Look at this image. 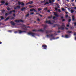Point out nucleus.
<instances>
[{"instance_id":"30","label":"nucleus","mask_w":76,"mask_h":76,"mask_svg":"<svg viewBox=\"0 0 76 76\" xmlns=\"http://www.w3.org/2000/svg\"><path fill=\"white\" fill-rule=\"evenodd\" d=\"M55 10H58L57 8H55Z\"/></svg>"},{"instance_id":"25","label":"nucleus","mask_w":76,"mask_h":76,"mask_svg":"<svg viewBox=\"0 0 76 76\" xmlns=\"http://www.w3.org/2000/svg\"><path fill=\"white\" fill-rule=\"evenodd\" d=\"M38 10L39 11H40L41 10V9H40V8H39L38 9Z\"/></svg>"},{"instance_id":"58","label":"nucleus","mask_w":76,"mask_h":76,"mask_svg":"<svg viewBox=\"0 0 76 76\" xmlns=\"http://www.w3.org/2000/svg\"><path fill=\"white\" fill-rule=\"evenodd\" d=\"M66 29H68V28H66Z\"/></svg>"},{"instance_id":"33","label":"nucleus","mask_w":76,"mask_h":76,"mask_svg":"<svg viewBox=\"0 0 76 76\" xmlns=\"http://www.w3.org/2000/svg\"><path fill=\"white\" fill-rule=\"evenodd\" d=\"M65 12L66 13V14H68V12Z\"/></svg>"},{"instance_id":"18","label":"nucleus","mask_w":76,"mask_h":76,"mask_svg":"<svg viewBox=\"0 0 76 76\" xmlns=\"http://www.w3.org/2000/svg\"><path fill=\"white\" fill-rule=\"evenodd\" d=\"M12 12H15V10H13L12 11H11L10 12V14L11 13H12Z\"/></svg>"},{"instance_id":"56","label":"nucleus","mask_w":76,"mask_h":76,"mask_svg":"<svg viewBox=\"0 0 76 76\" xmlns=\"http://www.w3.org/2000/svg\"><path fill=\"white\" fill-rule=\"evenodd\" d=\"M61 18L62 19L63 18V17H61Z\"/></svg>"},{"instance_id":"28","label":"nucleus","mask_w":76,"mask_h":76,"mask_svg":"<svg viewBox=\"0 0 76 76\" xmlns=\"http://www.w3.org/2000/svg\"><path fill=\"white\" fill-rule=\"evenodd\" d=\"M8 15V14L7 13H6L5 14V16H7V15Z\"/></svg>"},{"instance_id":"46","label":"nucleus","mask_w":76,"mask_h":76,"mask_svg":"<svg viewBox=\"0 0 76 76\" xmlns=\"http://www.w3.org/2000/svg\"><path fill=\"white\" fill-rule=\"evenodd\" d=\"M50 10H48V12H50Z\"/></svg>"},{"instance_id":"6","label":"nucleus","mask_w":76,"mask_h":76,"mask_svg":"<svg viewBox=\"0 0 76 76\" xmlns=\"http://www.w3.org/2000/svg\"><path fill=\"white\" fill-rule=\"evenodd\" d=\"M54 14L55 16H56L57 17H58V13H57V12H54Z\"/></svg>"},{"instance_id":"54","label":"nucleus","mask_w":76,"mask_h":76,"mask_svg":"<svg viewBox=\"0 0 76 76\" xmlns=\"http://www.w3.org/2000/svg\"><path fill=\"white\" fill-rule=\"evenodd\" d=\"M71 0L72 1H74V0Z\"/></svg>"},{"instance_id":"64","label":"nucleus","mask_w":76,"mask_h":76,"mask_svg":"<svg viewBox=\"0 0 76 76\" xmlns=\"http://www.w3.org/2000/svg\"><path fill=\"white\" fill-rule=\"evenodd\" d=\"M75 13H76V11H75Z\"/></svg>"},{"instance_id":"9","label":"nucleus","mask_w":76,"mask_h":76,"mask_svg":"<svg viewBox=\"0 0 76 76\" xmlns=\"http://www.w3.org/2000/svg\"><path fill=\"white\" fill-rule=\"evenodd\" d=\"M46 23H49V24H51V21H50V20L49 21H46Z\"/></svg>"},{"instance_id":"10","label":"nucleus","mask_w":76,"mask_h":76,"mask_svg":"<svg viewBox=\"0 0 76 76\" xmlns=\"http://www.w3.org/2000/svg\"><path fill=\"white\" fill-rule=\"evenodd\" d=\"M30 11L31 12H32V11H34V12L36 11H35V9H31L30 10Z\"/></svg>"},{"instance_id":"52","label":"nucleus","mask_w":76,"mask_h":76,"mask_svg":"<svg viewBox=\"0 0 76 76\" xmlns=\"http://www.w3.org/2000/svg\"><path fill=\"white\" fill-rule=\"evenodd\" d=\"M1 44V42H0V44Z\"/></svg>"},{"instance_id":"27","label":"nucleus","mask_w":76,"mask_h":76,"mask_svg":"<svg viewBox=\"0 0 76 76\" xmlns=\"http://www.w3.org/2000/svg\"><path fill=\"white\" fill-rule=\"evenodd\" d=\"M9 19V18H7L6 20H8V19Z\"/></svg>"},{"instance_id":"13","label":"nucleus","mask_w":76,"mask_h":76,"mask_svg":"<svg viewBox=\"0 0 76 76\" xmlns=\"http://www.w3.org/2000/svg\"><path fill=\"white\" fill-rule=\"evenodd\" d=\"M72 20H75V16L73 15L72 16Z\"/></svg>"},{"instance_id":"60","label":"nucleus","mask_w":76,"mask_h":76,"mask_svg":"<svg viewBox=\"0 0 76 76\" xmlns=\"http://www.w3.org/2000/svg\"><path fill=\"white\" fill-rule=\"evenodd\" d=\"M64 37L63 36H62V37Z\"/></svg>"},{"instance_id":"19","label":"nucleus","mask_w":76,"mask_h":76,"mask_svg":"<svg viewBox=\"0 0 76 76\" xmlns=\"http://www.w3.org/2000/svg\"><path fill=\"white\" fill-rule=\"evenodd\" d=\"M62 9V11H64V10H65V9H64V8H61Z\"/></svg>"},{"instance_id":"50","label":"nucleus","mask_w":76,"mask_h":76,"mask_svg":"<svg viewBox=\"0 0 76 76\" xmlns=\"http://www.w3.org/2000/svg\"><path fill=\"white\" fill-rule=\"evenodd\" d=\"M49 19H50V18H51V17H49L48 18Z\"/></svg>"},{"instance_id":"36","label":"nucleus","mask_w":76,"mask_h":76,"mask_svg":"<svg viewBox=\"0 0 76 76\" xmlns=\"http://www.w3.org/2000/svg\"><path fill=\"white\" fill-rule=\"evenodd\" d=\"M23 26L24 28H26V26H25L24 25H23Z\"/></svg>"},{"instance_id":"12","label":"nucleus","mask_w":76,"mask_h":76,"mask_svg":"<svg viewBox=\"0 0 76 76\" xmlns=\"http://www.w3.org/2000/svg\"><path fill=\"white\" fill-rule=\"evenodd\" d=\"M11 23L13 25H15V23L13 22V21H11Z\"/></svg>"},{"instance_id":"2","label":"nucleus","mask_w":76,"mask_h":76,"mask_svg":"<svg viewBox=\"0 0 76 76\" xmlns=\"http://www.w3.org/2000/svg\"><path fill=\"white\" fill-rule=\"evenodd\" d=\"M64 23H62V26L60 28H59L58 29H64Z\"/></svg>"},{"instance_id":"45","label":"nucleus","mask_w":76,"mask_h":76,"mask_svg":"<svg viewBox=\"0 0 76 76\" xmlns=\"http://www.w3.org/2000/svg\"><path fill=\"white\" fill-rule=\"evenodd\" d=\"M13 16H15V14H13Z\"/></svg>"},{"instance_id":"4","label":"nucleus","mask_w":76,"mask_h":76,"mask_svg":"<svg viewBox=\"0 0 76 76\" xmlns=\"http://www.w3.org/2000/svg\"><path fill=\"white\" fill-rule=\"evenodd\" d=\"M15 22H17V23H19L20 22H23V20H15Z\"/></svg>"},{"instance_id":"40","label":"nucleus","mask_w":76,"mask_h":76,"mask_svg":"<svg viewBox=\"0 0 76 76\" xmlns=\"http://www.w3.org/2000/svg\"><path fill=\"white\" fill-rule=\"evenodd\" d=\"M46 3L47 4H48L49 3H48V2H46Z\"/></svg>"},{"instance_id":"53","label":"nucleus","mask_w":76,"mask_h":76,"mask_svg":"<svg viewBox=\"0 0 76 76\" xmlns=\"http://www.w3.org/2000/svg\"><path fill=\"white\" fill-rule=\"evenodd\" d=\"M55 17H53V19H55Z\"/></svg>"},{"instance_id":"31","label":"nucleus","mask_w":76,"mask_h":76,"mask_svg":"<svg viewBox=\"0 0 76 76\" xmlns=\"http://www.w3.org/2000/svg\"><path fill=\"white\" fill-rule=\"evenodd\" d=\"M70 21H71V20H70V19H69L68 20V21L70 22Z\"/></svg>"},{"instance_id":"23","label":"nucleus","mask_w":76,"mask_h":76,"mask_svg":"<svg viewBox=\"0 0 76 76\" xmlns=\"http://www.w3.org/2000/svg\"><path fill=\"white\" fill-rule=\"evenodd\" d=\"M45 10H47V8H45L44 9Z\"/></svg>"},{"instance_id":"11","label":"nucleus","mask_w":76,"mask_h":76,"mask_svg":"<svg viewBox=\"0 0 76 76\" xmlns=\"http://www.w3.org/2000/svg\"><path fill=\"white\" fill-rule=\"evenodd\" d=\"M20 6H17V7L16 8H15V9H19V8H20Z\"/></svg>"},{"instance_id":"24","label":"nucleus","mask_w":76,"mask_h":76,"mask_svg":"<svg viewBox=\"0 0 76 76\" xmlns=\"http://www.w3.org/2000/svg\"><path fill=\"white\" fill-rule=\"evenodd\" d=\"M1 19H4V18H3V17L1 16Z\"/></svg>"},{"instance_id":"47","label":"nucleus","mask_w":76,"mask_h":76,"mask_svg":"<svg viewBox=\"0 0 76 76\" xmlns=\"http://www.w3.org/2000/svg\"><path fill=\"white\" fill-rule=\"evenodd\" d=\"M66 17L67 18V17H68V15H66Z\"/></svg>"},{"instance_id":"44","label":"nucleus","mask_w":76,"mask_h":76,"mask_svg":"<svg viewBox=\"0 0 76 76\" xmlns=\"http://www.w3.org/2000/svg\"><path fill=\"white\" fill-rule=\"evenodd\" d=\"M39 16H41V17H42V15H41L40 14L39 15Z\"/></svg>"},{"instance_id":"48","label":"nucleus","mask_w":76,"mask_h":76,"mask_svg":"<svg viewBox=\"0 0 76 76\" xmlns=\"http://www.w3.org/2000/svg\"><path fill=\"white\" fill-rule=\"evenodd\" d=\"M45 5H47V3H45Z\"/></svg>"},{"instance_id":"34","label":"nucleus","mask_w":76,"mask_h":76,"mask_svg":"<svg viewBox=\"0 0 76 76\" xmlns=\"http://www.w3.org/2000/svg\"><path fill=\"white\" fill-rule=\"evenodd\" d=\"M58 12H61V11L60 10V9H58Z\"/></svg>"},{"instance_id":"7","label":"nucleus","mask_w":76,"mask_h":76,"mask_svg":"<svg viewBox=\"0 0 76 76\" xmlns=\"http://www.w3.org/2000/svg\"><path fill=\"white\" fill-rule=\"evenodd\" d=\"M18 4L19 5L21 4L22 6H24V3H23V2H18Z\"/></svg>"},{"instance_id":"59","label":"nucleus","mask_w":76,"mask_h":76,"mask_svg":"<svg viewBox=\"0 0 76 76\" xmlns=\"http://www.w3.org/2000/svg\"><path fill=\"white\" fill-rule=\"evenodd\" d=\"M58 37L56 38V39H58Z\"/></svg>"},{"instance_id":"41","label":"nucleus","mask_w":76,"mask_h":76,"mask_svg":"<svg viewBox=\"0 0 76 76\" xmlns=\"http://www.w3.org/2000/svg\"><path fill=\"white\" fill-rule=\"evenodd\" d=\"M29 16V14H28L26 15V16Z\"/></svg>"},{"instance_id":"49","label":"nucleus","mask_w":76,"mask_h":76,"mask_svg":"<svg viewBox=\"0 0 76 76\" xmlns=\"http://www.w3.org/2000/svg\"><path fill=\"white\" fill-rule=\"evenodd\" d=\"M12 19H15V18H12Z\"/></svg>"},{"instance_id":"61","label":"nucleus","mask_w":76,"mask_h":76,"mask_svg":"<svg viewBox=\"0 0 76 76\" xmlns=\"http://www.w3.org/2000/svg\"><path fill=\"white\" fill-rule=\"evenodd\" d=\"M58 1H60V0H57Z\"/></svg>"},{"instance_id":"38","label":"nucleus","mask_w":76,"mask_h":76,"mask_svg":"<svg viewBox=\"0 0 76 76\" xmlns=\"http://www.w3.org/2000/svg\"><path fill=\"white\" fill-rule=\"evenodd\" d=\"M33 14H34V13L33 12L31 13V15H33Z\"/></svg>"},{"instance_id":"62","label":"nucleus","mask_w":76,"mask_h":76,"mask_svg":"<svg viewBox=\"0 0 76 76\" xmlns=\"http://www.w3.org/2000/svg\"><path fill=\"white\" fill-rule=\"evenodd\" d=\"M47 36L48 37V35H47Z\"/></svg>"},{"instance_id":"26","label":"nucleus","mask_w":76,"mask_h":76,"mask_svg":"<svg viewBox=\"0 0 76 76\" xmlns=\"http://www.w3.org/2000/svg\"><path fill=\"white\" fill-rule=\"evenodd\" d=\"M74 24L75 26H76V22L74 23Z\"/></svg>"},{"instance_id":"22","label":"nucleus","mask_w":76,"mask_h":76,"mask_svg":"<svg viewBox=\"0 0 76 76\" xmlns=\"http://www.w3.org/2000/svg\"><path fill=\"white\" fill-rule=\"evenodd\" d=\"M67 32H68V33H72V31H68Z\"/></svg>"},{"instance_id":"57","label":"nucleus","mask_w":76,"mask_h":76,"mask_svg":"<svg viewBox=\"0 0 76 76\" xmlns=\"http://www.w3.org/2000/svg\"><path fill=\"white\" fill-rule=\"evenodd\" d=\"M75 39L76 40V37H75Z\"/></svg>"},{"instance_id":"63","label":"nucleus","mask_w":76,"mask_h":76,"mask_svg":"<svg viewBox=\"0 0 76 76\" xmlns=\"http://www.w3.org/2000/svg\"><path fill=\"white\" fill-rule=\"evenodd\" d=\"M58 32H60V31H58Z\"/></svg>"},{"instance_id":"20","label":"nucleus","mask_w":76,"mask_h":76,"mask_svg":"<svg viewBox=\"0 0 76 76\" xmlns=\"http://www.w3.org/2000/svg\"><path fill=\"white\" fill-rule=\"evenodd\" d=\"M39 31H40L41 32H43V30H42V29H40Z\"/></svg>"},{"instance_id":"15","label":"nucleus","mask_w":76,"mask_h":76,"mask_svg":"<svg viewBox=\"0 0 76 76\" xmlns=\"http://www.w3.org/2000/svg\"><path fill=\"white\" fill-rule=\"evenodd\" d=\"M71 13H73V12H74V10H71Z\"/></svg>"},{"instance_id":"1","label":"nucleus","mask_w":76,"mask_h":76,"mask_svg":"<svg viewBox=\"0 0 76 76\" xmlns=\"http://www.w3.org/2000/svg\"><path fill=\"white\" fill-rule=\"evenodd\" d=\"M28 35H31L32 36V37H34L35 35V34L34 33H32L31 32H30L28 33Z\"/></svg>"},{"instance_id":"35","label":"nucleus","mask_w":76,"mask_h":76,"mask_svg":"<svg viewBox=\"0 0 76 76\" xmlns=\"http://www.w3.org/2000/svg\"><path fill=\"white\" fill-rule=\"evenodd\" d=\"M32 31H33V32H34V31H36V30H32Z\"/></svg>"},{"instance_id":"29","label":"nucleus","mask_w":76,"mask_h":76,"mask_svg":"<svg viewBox=\"0 0 76 76\" xmlns=\"http://www.w3.org/2000/svg\"><path fill=\"white\" fill-rule=\"evenodd\" d=\"M62 21L63 22H64V21H65V20H64V19H62Z\"/></svg>"},{"instance_id":"3","label":"nucleus","mask_w":76,"mask_h":76,"mask_svg":"<svg viewBox=\"0 0 76 76\" xmlns=\"http://www.w3.org/2000/svg\"><path fill=\"white\" fill-rule=\"evenodd\" d=\"M42 47L44 48L43 49H45V50H47V46H46L45 45H43L42 46Z\"/></svg>"},{"instance_id":"5","label":"nucleus","mask_w":76,"mask_h":76,"mask_svg":"<svg viewBox=\"0 0 76 76\" xmlns=\"http://www.w3.org/2000/svg\"><path fill=\"white\" fill-rule=\"evenodd\" d=\"M49 1L50 3H52L53 2L55 1V0H49Z\"/></svg>"},{"instance_id":"43","label":"nucleus","mask_w":76,"mask_h":76,"mask_svg":"<svg viewBox=\"0 0 76 76\" xmlns=\"http://www.w3.org/2000/svg\"><path fill=\"white\" fill-rule=\"evenodd\" d=\"M67 27H69V25H67Z\"/></svg>"},{"instance_id":"39","label":"nucleus","mask_w":76,"mask_h":76,"mask_svg":"<svg viewBox=\"0 0 76 76\" xmlns=\"http://www.w3.org/2000/svg\"><path fill=\"white\" fill-rule=\"evenodd\" d=\"M7 9L8 10H10V8H7Z\"/></svg>"},{"instance_id":"8","label":"nucleus","mask_w":76,"mask_h":76,"mask_svg":"<svg viewBox=\"0 0 76 76\" xmlns=\"http://www.w3.org/2000/svg\"><path fill=\"white\" fill-rule=\"evenodd\" d=\"M23 32H25V31H22L21 30H18V32H19V34H22V33H23Z\"/></svg>"},{"instance_id":"42","label":"nucleus","mask_w":76,"mask_h":76,"mask_svg":"<svg viewBox=\"0 0 76 76\" xmlns=\"http://www.w3.org/2000/svg\"><path fill=\"white\" fill-rule=\"evenodd\" d=\"M74 9H76V7H74Z\"/></svg>"},{"instance_id":"21","label":"nucleus","mask_w":76,"mask_h":76,"mask_svg":"<svg viewBox=\"0 0 76 76\" xmlns=\"http://www.w3.org/2000/svg\"><path fill=\"white\" fill-rule=\"evenodd\" d=\"M25 9V8H23L21 9V10H22V11H23V10H24V9Z\"/></svg>"},{"instance_id":"55","label":"nucleus","mask_w":76,"mask_h":76,"mask_svg":"<svg viewBox=\"0 0 76 76\" xmlns=\"http://www.w3.org/2000/svg\"><path fill=\"white\" fill-rule=\"evenodd\" d=\"M69 0H66V1H68V2H69Z\"/></svg>"},{"instance_id":"17","label":"nucleus","mask_w":76,"mask_h":76,"mask_svg":"<svg viewBox=\"0 0 76 76\" xmlns=\"http://www.w3.org/2000/svg\"><path fill=\"white\" fill-rule=\"evenodd\" d=\"M5 1H1V3H3V4H4V3Z\"/></svg>"},{"instance_id":"32","label":"nucleus","mask_w":76,"mask_h":76,"mask_svg":"<svg viewBox=\"0 0 76 76\" xmlns=\"http://www.w3.org/2000/svg\"><path fill=\"white\" fill-rule=\"evenodd\" d=\"M6 5H8V3H6L5 4Z\"/></svg>"},{"instance_id":"16","label":"nucleus","mask_w":76,"mask_h":76,"mask_svg":"<svg viewBox=\"0 0 76 76\" xmlns=\"http://www.w3.org/2000/svg\"><path fill=\"white\" fill-rule=\"evenodd\" d=\"M69 35H66L65 36V38H69Z\"/></svg>"},{"instance_id":"51","label":"nucleus","mask_w":76,"mask_h":76,"mask_svg":"<svg viewBox=\"0 0 76 76\" xmlns=\"http://www.w3.org/2000/svg\"><path fill=\"white\" fill-rule=\"evenodd\" d=\"M37 20H38V21H39V19H37Z\"/></svg>"},{"instance_id":"37","label":"nucleus","mask_w":76,"mask_h":76,"mask_svg":"<svg viewBox=\"0 0 76 76\" xmlns=\"http://www.w3.org/2000/svg\"><path fill=\"white\" fill-rule=\"evenodd\" d=\"M74 35H76V33H74Z\"/></svg>"},{"instance_id":"14","label":"nucleus","mask_w":76,"mask_h":76,"mask_svg":"<svg viewBox=\"0 0 76 76\" xmlns=\"http://www.w3.org/2000/svg\"><path fill=\"white\" fill-rule=\"evenodd\" d=\"M32 1H30L28 3H27V4H32Z\"/></svg>"}]
</instances>
